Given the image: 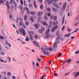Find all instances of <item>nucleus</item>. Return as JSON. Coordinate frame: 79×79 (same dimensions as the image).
I'll list each match as a JSON object with an SVG mask.
<instances>
[{
    "label": "nucleus",
    "mask_w": 79,
    "mask_h": 79,
    "mask_svg": "<svg viewBox=\"0 0 79 79\" xmlns=\"http://www.w3.org/2000/svg\"><path fill=\"white\" fill-rule=\"evenodd\" d=\"M1 55H5V54H4V53H3V52H1Z\"/></svg>",
    "instance_id": "864d4df0"
},
{
    "label": "nucleus",
    "mask_w": 79,
    "mask_h": 79,
    "mask_svg": "<svg viewBox=\"0 0 79 79\" xmlns=\"http://www.w3.org/2000/svg\"><path fill=\"white\" fill-rule=\"evenodd\" d=\"M45 38H48L50 37V36H49V35L47 34L46 36H45Z\"/></svg>",
    "instance_id": "bb28decb"
},
{
    "label": "nucleus",
    "mask_w": 79,
    "mask_h": 79,
    "mask_svg": "<svg viewBox=\"0 0 79 79\" xmlns=\"http://www.w3.org/2000/svg\"><path fill=\"white\" fill-rule=\"evenodd\" d=\"M7 7L8 8L7 10L9 11V10H10V6H9V5H8L7 6Z\"/></svg>",
    "instance_id": "cd10ccee"
},
{
    "label": "nucleus",
    "mask_w": 79,
    "mask_h": 79,
    "mask_svg": "<svg viewBox=\"0 0 79 79\" xmlns=\"http://www.w3.org/2000/svg\"><path fill=\"white\" fill-rule=\"evenodd\" d=\"M5 44L6 45H8V41H6L5 42Z\"/></svg>",
    "instance_id": "37998d69"
},
{
    "label": "nucleus",
    "mask_w": 79,
    "mask_h": 79,
    "mask_svg": "<svg viewBox=\"0 0 79 79\" xmlns=\"http://www.w3.org/2000/svg\"><path fill=\"white\" fill-rule=\"evenodd\" d=\"M21 5H23V0H20Z\"/></svg>",
    "instance_id": "f704fd0d"
},
{
    "label": "nucleus",
    "mask_w": 79,
    "mask_h": 79,
    "mask_svg": "<svg viewBox=\"0 0 79 79\" xmlns=\"http://www.w3.org/2000/svg\"><path fill=\"white\" fill-rule=\"evenodd\" d=\"M70 35H71V33H69L68 34L65 35H64V37H69L70 36Z\"/></svg>",
    "instance_id": "6ab92c4d"
},
{
    "label": "nucleus",
    "mask_w": 79,
    "mask_h": 79,
    "mask_svg": "<svg viewBox=\"0 0 79 79\" xmlns=\"http://www.w3.org/2000/svg\"><path fill=\"white\" fill-rule=\"evenodd\" d=\"M54 20H56L57 19V17L56 16H55L54 17Z\"/></svg>",
    "instance_id": "49530a36"
},
{
    "label": "nucleus",
    "mask_w": 79,
    "mask_h": 79,
    "mask_svg": "<svg viewBox=\"0 0 79 79\" xmlns=\"http://www.w3.org/2000/svg\"><path fill=\"white\" fill-rule=\"evenodd\" d=\"M40 8L41 10H43V6L42 5H40Z\"/></svg>",
    "instance_id": "473e14b6"
},
{
    "label": "nucleus",
    "mask_w": 79,
    "mask_h": 79,
    "mask_svg": "<svg viewBox=\"0 0 79 79\" xmlns=\"http://www.w3.org/2000/svg\"><path fill=\"white\" fill-rule=\"evenodd\" d=\"M16 79V77L15 76H12V79Z\"/></svg>",
    "instance_id": "6e6d98bb"
},
{
    "label": "nucleus",
    "mask_w": 79,
    "mask_h": 79,
    "mask_svg": "<svg viewBox=\"0 0 79 79\" xmlns=\"http://www.w3.org/2000/svg\"><path fill=\"white\" fill-rule=\"evenodd\" d=\"M52 10L53 11H54V12H56V9H55V8H52Z\"/></svg>",
    "instance_id": "c9c22d12"
},
{
    "label": "nucleus",
    "mask_w": 79,
    "mask_h": 79,
    "mask_svg": "<svg viewBox=\"0 0 79 79\" xmlns=\"http://www.w3.org/2000/svg\"><path fill=\"white\" fill-rule=\"evenodd\" d=\"M54 75L55 76H58V75H57V74L56 73H55L54 74Z\"/></svg>",
    "instance_id": "e2e57ef3"
},
{
    "label": "nucleus",
    "mask_w": 79,
    "mask_h": 79,
    "mask_svg": "<svg viewBox=\"0 0 79 79\" xmlns=\"http://www.w3.org/2000/svg\"><path fill=\"white\" fill-rule=\"evenodd\" d=\"M52 24L53 26H55V25H57V24H58V22L56 21V22H54Z\"/></svg>",
    "instance_id": "ddd939ff"
},
{
    "label": "nucleus",
    "mask_w": 79,
    "mask_h": 79,
    "mask_svg": "<svg viewBox=\"0 0 79 79\" xmlns=\"http://www.w3.org/2000/svg\"><path fill=\"white\" fill-rule=\"evenodd\" d=\"M6 5L7 6V5H9V2H7L6 3Z\"/></svg>",
    "instance_id": "bf43d9fd"
},
{
    "label": "nucleus",
    "mask_w": 79,
    "mask_h": 79,
    "mask_svg": "<svg viewBox=\"0 0 79 79\" xmlns=\"http://www.w3.org/2000/svg\"><path fill=\"white\" fill-rule=\"evenodd\" d=\"M54 17V16H53V15H51L50 17V19H53V18Z\"/></svg>",
    "instance_id": "2f4dec72"
},
{
    "label": "nucleus",
    "mask_w": 79,
    "mask_h": 79,
    "mask_svg": "<svg viewBox=\"0 0 79 79\" xmlns=\"http://www.w3.org/2000/svg\"><path fill=\"white\" fill-rule=\"evenodd\" d=\"M53 46L54 47H55V48H56V47H57L58 46L57 44H56V43L54 44Z\"/></svg>",
    "instance_id": "aec40b11"
},
{
    "label": "nucleus",
    "mask_w": 79,
    "mask_h": 79,
    "mask_svg": "<svg viewBox=\"0 0 79 79\" xmlns=\"http://www.w3.org/2000/svg\"><path fill=\"white\" fill-rule=\"evenodd\" d=\"M42 50H49V51H52V49L51 47H49L47 48H42L41 49Z\"/></svg>",
    "instance_id": "f03ea898"
},
{
    "label": "nucleus",
    "mask_w": 79,
    "mask_h": 79,
    "mask_svg": "<svg viewBox=\"0 0 79 79\" xmlns=\"http://www.w3.org/2000/svg\"><path fill=\"white\" fill-rule=\"evenodd\" d=\"M34 26L35 28H36V29H38V24H35L34 25Z\"/></svg>",
    "instance_id": "a878e982"
},
{
    "label": "nucleus",
    "mask_w": 79,
    "mask_h": 79,
    "mask_svg": "<svg viewBox=\"0 0 79 79\" xmlns=\"http://www.w3.org/2000/svg\"><path fill=\"white\" fill-rule=\"evenodd\" d=\"M56 43H57V44H59L60 43V41H59V39L56 38Z\"/></svg>",
    "instance_id": "412c9836"
},
{
    "label": "nucleus",
    "mask_w": 79,
    "mask_h": 79,
    "mask_svg": "<svg viewBox=\"0 0 79 79\" xmlns=\"http://www.w3.org/2000/svg\"><path fill=\"white\" fill-rule=\"evenodd\" d=\"M19 31L20 32V33L21 34H23V35H26V31H24V29H23V28H19Z\"/></svg>",
    "instance_id": "f257e3e1"
},
{
    "label": "nucleus",
    "mask_w": 79,
    "mask_h": 79,
    "mask_svg": "<svg viewBox=\"0 0 79 79\" xmlns=\"http://www.w3.org/2000/svg\"><path fill=\"white\" fill-rule=\"evenodd\" d=\"M28 6L29 7H31V6H32V4H29L28 5Z\"/></svg>",
    "instance_id": "5fc2aeb1"
},
{
    "label": "nucleus",
    "mask_w": 79,
    "mask_h": 79,
    "mask_svg": "<svg viewBox=\"0 0 79 79\" xmlns=\"http://www.w3.org/2000/svg\"><path fill=\"white\" fill-rule=\"evenodd\" d=\"M60 38H61V36L60 35H58L57 39H60Z\"/></svg>",
    "instance_id": "72a5a7b5"
},
{
    "label": "nucleus",
    "mask_w": 79,
    "mask_h": 79,
    "mask_svg": "<svg viewBox=\"0 0 79 79\" xmlns=\"http://www.w3.org/2000/svg\"><path fill=\"white\" fill-rule=\"evenodd\" d=\"M7 74L8 76H11V73L10 72L7 73Z\"/></svg>",
    "instance_id": "ea45409f"
},
{
    "label": "nucleus",
    "mask_w": 79,
    "mask_h": 79,
    "mask_svg": "<svg viewBox=\"0 0 79 79\" xmlns=\"http://www.w3.org/2000/svg\"><path fill=\"white\" fill-rule=\"evenodd\" d=\"M57 28H58V26H55L52 28L51 30L52 32H53V31H54L55 30H56Z\"/></svg>",
    "instance_id": "7ed1b4c3"
},
{
    "label": "nucleus",
    "mask_w": 79,
    "mask_h": 79,
    "mask_svg": "<svg viewBox=\"0 0 79 79\" xmlns=\"http://www.w3.org/2000/svg\"><path fill=\"white\" fill-rule=\"evenodd\" d=\"M41 23L42 24H43L44 25H45V26H48L47 23H46V22H45V21L41 22Z\"/></svg>",
    "instance_id": "1a4fd4ad"
},
{
    "label": "nucleus",
    "mask_w": 79,
    "mask_h": 79,
    "mask_svg": "<svg viewBox=\"0 0 79 79\" xmlns=\"http://www.w3.org/2000/svg\"><path fill=\"white\" fill-rule=\"evenodd\" d=\"M79 51H76L75 52V53L76 54H77V53H79Z\"/></svg>",
    "instance_id": "052dcab7"
},
{
    "label": "nucleus",
    "mask_w": 79,
    "mask_h": 79,
    "mask_svg": "<svg viewBox=\"0 0 79 79\" xmlns=\"http://www.w3.org/2000/svg\"><path fill=\"white\" fill-rule=\"evenodd\" d=\"M64 18H65V17L64 16L63 17V19L62 20V24H64Z\"/></svg>",
    "instance_id": "f3484780"
},
{
    "label": "nucleus",
    "mask_w": 79,
    "mask_h": 79,
    "mask_svg": "<svg viewBox=\"0 0 79 79\" xmlns=\"http://www.w3.org/2000/svg\"><path fill=\"white\" fill-rule=\"evenodd\" d=\"M76 22H77V23L75 25V26H76V25H77V24H78V23H79V19L78 18V17H77L76 19Z\"/></svg>",
    "instance_id": "f8f14e48"
},
{
    "label": "nucleus",
    "mask_w": 79,
    "mask_h": 79,
    "mask_svg": "<svg viewBox=\"0 0 79 79\" xmlns=\"http://www.w3.org/2000/svg\"><path fill=\"white\" fill-rule=\"evenodd\" d=\"M41 28L42 29V30L41 29H40L39 30V32L40 33H42V32H43L44 31V28L41 27Z\"/></svg>",
    "instance_id": "0eeeda50"
},
{
    "label": "nucleus",
    "mask_w": 79,
    "mask_h": 79,
    "mask_svg": "<svg viewBox=\"0 0 79 79\" xmlns=\"http://www.w3.org/2000/svg\"><path fill=\"white\" fill-rule=\"evenodd\" d=\"M66 2H65L63 5V7L62 8L63 11H64L65 8H66Z\"/></svg>",
    "instance_id": "39448f33"
},
{
    "label": "nucleus",
    "mask_w": 79,
    "mask_h": 79,
    "mask_svg": "<svg viewBox=\"0 0 79 79\" xmlns=\"http://www.w3.org/2000/svg\"><path fill=\"white\" fill-rule=\"evenodd\" d=\"M61 53H60L58 55V57H59V56H61Z\"/></svg>",
    "instance_id": "de8ad7c7"
},
{
    "label": "nucleus",
    "mask_w": 79,
    "mask_h": 79,
    "mask_svg": "<svg viewBox=\"0 0 79 79\" xmlns=\"http://www.w3.org/2000/svg\"><path fill=\"white\" fill-rule=\"evenodd\" d=\"M48 16H50V15H51V14L50 13H48V14H47Z\"/></svg>",
    "instance_id": "8fccbe9b"
},
{
    "label": "nucleus",
    "mask_w": 79,
    "mask_h": 79,
    "mask_svg": "<svg viewBox=\"0 0 79 79\" xmlns=\"http://www.w3.org/2000/svg\"><path fill=\"white\" fill-rule=\"evenodd\" d=\"M35 12L34 11H31L30 12V14L31 15H34L35 14Z\"/></svg>",
    "instance_id": "b1692460"
},
{
    "label": "nucleus",
    "mask_w": 79,
    "mask_h": 79,
    "mask_svg": "<svg viewBox=\"0 0 79 79\" xmlns=\"http://www.w3.org/2000/svg\"><path fill=\"white\" fill-rule=\"evenodd\" d=\"M25 24L26 25H27V26H29V22H25Z\"/></svg>",
    "instance_id": "4c0bfd02"
},
{
    "label": "nucleus",
    "mask_w": 79,
    "mask_h": 79,
    "mask_svg": "<svg viewBox=\"0 0 79 79\" xmlns=\"http://www.w3.org/2000/svg\"><path fill=\"white\" fill-rule=\"evenodd\" d=\"M47 10L48 11H50V8H47Z\"/></svg>",
    "instance_id": "c03bdc74"
},
{
    "label": "nucleus",
    "mask_w": 79,
    "mask_h": 79,
    "mask_svg": "<svg viewBox=\"0 0 79 79\" xmlns=\"http://www.w3.org/2000/svg\"><path fill=\"white\" fill-rule=\"evenodd\" d=\"M3 1L2 0H0V3H3Z\"/></svg>",
    "instance_id": "13d9d810"
},
{
    "label": "nucleus",
    "mask_w": 79,
    "mask_h": 79,
    "mask_svg": "<svg viewBox=\"0 0 79 79\" xmlns=\"http://www.w3.org/2000/svg\"><path fill=\"white\" fill-rule=\"evenodd\" d=\"M23 24V22H21L19 23V26H22V25Z\"/></svg>",
    "instance_id": "393cba45"
},
{
    "label": "nucleus",
    "mask_w": 79,
    "mask_h": 79,
    "mask_svg": "<svg viewBox=\"0 0 79 79\" xmlns=\"http://www.w3.org/2000/svg\"><path fill=\"white\" fill-rule=\"evenodd\" d=\"M23 28H24L25 29V28H26V26L24 25H23Z\"/></svg>",
    "instance_id": "774afa93"
},
{
    "label": "nucleus",
    "mask_w": 79,
    "mask_h": 79,
    "mask_svg": "<svg viewBox=\"0 0 79 79\" xmlns=\"http://www.w3.org/2000/svg\"><path fill=\"white\" fill-rule=\"evenodd\" d=\"M37 61L38 63H40L41 61V60H37Z\"/></svg>",
    "instance_id": "09e8293b"
},
{
    "label": "nucleus",
    "mask_w": 79,
    "mask_h": 79,
    "mask_svg": "<svg viewBox=\"0 0 79 79\" xmlns=\"http://www.w3.org/2000/svg\"><path fill=\"white\" fill-rule=\"evenodd\" d=\"M53 2H57V1H58V0H53Z\"/></svg>",
    "instance_id": "338daca9"
},
{
    "label": "nucleus",
    "mask_w": 79,
    "mask_h": 79,
    "mask_svg": "<svg viewBox=\"0 0 79 79\" xmlns=\"http://www.w3.org/2000/svg\"><path fill=\"white\" fill-rule=\"evenodd\" d=\"M33 43L35 45L36 47H39V44L38 43H37L36 41H34L33 40Z\"/></svg>",
    "instance_id": "20e7f679"
},
{
    "label": "nucleus",
    "mask_w": 79,
    "mask_h": 79,
    "mask_svg": "<svg viewBox=\"0 0 79 79\" xmlns=\"http://www.w3.org/2000/svg\"><path fill=\"white\" fill-rule=\"evenodd\" d=\"M13 4H15V10H16V8H17V6H16L17 4L16 3H15V2H13Z\"/></svg>",
    "instance_id": "4be33fe9"
},
{
    "label": "nucleus",
    "mask_w": 79,
    "mask_h": 79,
    "mask_svg": "<svg viewBox=\"0 0 79 79\" xmlns=\"http://www.w3.org/2000/svg\"><path fill=\"white\" fill-rule=\"evenodd\" d=\"M71 61V60H67V63H69V62H70Z\"/></svg>",
    "instance_id": "a18cd8bd"
},
{
    "label": "nucleus",
    "mask_w": 79,
    "mask_h": 79,
    "mask_svg": "<svg viewBox=\"0 0 79 79\" xmlns=\"http://www.w3.org/2000/svg\"><path fill=\"white\" fill-rule=\"evenodd\" d=\"M52 4L54 6L56 7V8H60V6L58 5V4L56 3H53Z\"/></svg>",
    "instance_id": "6e6552de"
},
{
    "label": "nucleus",
    "mask_w": 79,
    "mask_h": 79,
    "mask_svg": "<svg viewBox=\"0 0 79 79\" xmlns=\"http://www.w3.org/2000/svg\"><path fill=\"white\" fill-rule=\"evenodd\" d=\"M27 14L29 15V10H27Z\"/></svg>",
    "instance_id": "4d7b16f0"
},
{
    "label": "nucleus",
    "mask_w": 79,
    "mask_h": 79,
    "mask_svg": "<svg viewBox=\"0 0 79 79\" xmlns=\"http://www.w3.org/2000/svg\"><path fill=\"white\" fill-rule=\"evenodd\" d=\"M25 40L27 41H29V38H28V37H27V39H25Z\"/></svg>",
    "instance_id": "e433bc0d"
},
{
    "label": "nucleus",
    "mask_w": 79,
    "mask_h": 79,
    "mask_svg": "<svg viewBox=\"0 0 79 79\" xmlns=\"http://www.w3.org/2000/svg\"><path fill=\"white\" fill-rule=\"evenodd\" d=\"M28 33H29V34H34V32L32 31H28Z\"/></svg>",
    "instance_id": "c756f323"
},
{
    "label": "nucleus",
    "mask_w": 79,
    "mask_h": 79,
    "mask_svg": "<svg viewBox=\"0 0 79 79\" xmlns=\"http://www.w3.org/2000/svg\"><path fill=\"white\" fill-rule=\"evenodd\" d=\"M36 66H39V64L38 63H36Z\"/></svg>",
    "instance_id": "680f3d73"
},
{
    "label": "nucleus",
    "mask_w": 79,
    "mask_h": 79,
    "mask_svg": "<svg viewBox=\"0 0 79 79\" xmlns=\"http://www.w3.org/2000/svg\"><path fill=\"white\" fill-rule=\"evenodd\" d=\"M79 75V72H77L76 73L75 75H74V77H77V76H78Z\"/></svg>",
    "instance_id": "4468645a"
},
{
    "label": "nucleus",
    "mask_w": 79,
    "mask_h": 79,
    "mask_svg": "<svg viewBox=\"0 0 79 79\" xmlns=\"http://www.w3.org/2000/svg\"><path fill=\"white\" fill-rule=\"evenodd\" d=\"M43 15V12H38V15H39V16H40V15Z\"/></svg>",
    "instance_id": "dca6fc26"
},
{
    "label": "nucleus",
    "mask_w": 79,
    "mask_h": 79,
    "mask_svg": "<svg viewBox=\"0 0 79 79\" xmlns=\"http://www.w3.org/2000/svg\"><path fill=\"white\" fill-rule=\"evenodd\" d=\"M29 37L31 40H33V36H32L30 34Z\"/></svg>",
    "instance_id": "2eb2a0df"
},
{
    "label": "nucleus",
    "mask_w": 79,
    "mask_h": 79,
    "mask_svg": "<svg viewBox=\"0 0 79 79\" xmlns=\"http://www.w3.org/2000/svg\"><path fill=\"white\" fill-rule=\"evenodd\" d=\"M43 54H44V55H47V56H49L50 54H49V53H48V52H47L46 53V52H45V51H44L43 52Z\"/></svg>",
    "instance_id": "423d86ee"
},
{
    "label": "nucleus",
    "mask_w": 79,
    "mask_h": 79,
    "mask_svg": "<svg viewBox=\"0 0 79 79\" xmlns=\"http://www.w3.org/2000/svg\"><path fill=\"white\" fill-rule=\"evenodd\" d=\"M8 45H9V46L10 47H11V44H10V43H9L8 44Z\"/></svg>",
    "instance_id": "0e129e2a"
},
{
    "label": "nucleus",
    "mask_w": 79,
    "mask_h": 79,
    "mask_svg": "<svg viewBox=\"0 0 79 79\" xmlns=\"http://www.w3.org/2000/svg\"><path fill=\"white\" fill-rule=\"evenodd\" d=\"M50 32V29H48V30H47L45 32L46 34H48V32Z\"/></svg>",
    "instance_id": "5701e85b"
},
{
    "label": "nucleus",
    "mask_w": 79,
    "mask_h": 79,
    "mask_svg": "<svg viewBox=\"0 0 79 79\" xmlns=\"http://www.w3.org/2000/svg\"><path fill=\"white\" fill-rule=\"evenodd\" d=\"M27 15H25L24 16V18L25 21H26V19L27 18Z\"/></svg>",
    "instance_id": "7c9ffc66"
},
{
    "label": "nucleus",
    "mask_w": 79,
    "mask_h": 79,
    "mask_svg": "<svg viewBox=\"0 0 79 79\" xmlns=\"http://www.w3.org/2000/svg\"><path fill=\"white\" fill-rule=\"evenodd\" d=\"M52 25L50 24V25H49L48 26V27H52Z\"/></svg>",
    "instance_id": "69168bd1"
},
{
    "label": "nucleus",
    "mask_w": 79,
    "mask_h": 79,
    "mask_svg": "<svg viewBox=\"0 0 79 79\" xmlns=\"http://www.w3.org/2000/svg\"><path fill=\"white\" fill-rule=\"evenodd\" d=\"M0 39H4V38L3 37V36H0Z\"/></svg>",
    "instance_id": "a19ab883"
},
{
    "label": "nucleus",
    "mask_w": 79,
    "mask_h": 79,
    "mask_svg": "<svg viewBox=\"0 0 79 79\" xmlns=\"http://www.w3.org/2000/svg\"><path fill=\"white\" fill-rule=\"evenodd\" d=\"M20 8L21 10H23V6H20Z\"/></svg>",
    "instance_id": "79ce46f5"
},
{
    "label": "nucleus",
    "mask_w": 79,
    "mask_h": 79,
    "mask_svg": "<svg viewBox=\"0 0 79 79\" xmlns=\"http://www.w3.org/2000/svg\"><path fill=\"white\" fill-rule=\"evenodd\" d=\"M67 30L69 32H70L71 31V28L69 29V27H68L67 28Z\"/></svg>",
    "instance_id": "c85d7f7f"
},
{
    "label": "nucleus",
    "mask_w": 79,
    "mask_h": 79,
    "mask_svg": "<svg viewBox=\"0 0 79 79\" xmlns=\"http://www.w3.org/2000/svg\"><path fill=\"white\" fill-rule=\"evenodd\" d=\"M26 10L27 11L29 10H28V8L27 7H25V9H23V10Z\"/></svg>",
    "instance_id": "58836bf2"
},
{
    "label": "nucleus",
    "mask_w": 79,
    "mask_h": 79,
    "mask_svg": "<svg viewBox=\"0 0 79 79\" xmlns=\"http://www.w3.org/2000/svg\"><path fill=\"white\" fill-rule=\"evenodd\" d=\"M33 18V17L31 16L30 17L29 19L30 20H31V21H32V22H34V20L32 19Z\"/></svg>",
    "instance_id": "a211bd4d"
},
{
    "label": "nucleus",
    "mask_w": 79,
    "mask_h": 79,
    "mask_svg": "<svg viewBox=\"0 0 79 79\" xmlns=\"http://www.w3.org/2000/svg\"><path fill=\"white\" fill-rule=\"evenodd\" d=\"M34 5L35 8H37V5H36V2H35V1L34 0L33 1Z\"/></svg>",
    "instance_id": "9d476101"
},
{
    "label": "nucleus",
    "mask_w": 79,
    "mask_h": 79,
    "mask_svg": "<svg viewBox=\"0 0 79 79\" xmlns=\"http://www.w3.org/2000/svg\"><path fill=\"white\" fill-rule=\"evenodd\" d=\"M64 26H63L62 28V31H64Z\"/></svg>",
    "instance_id": "603ef678"
},
{
    "label": "nucleus",
    "mask_w": 79,
    "mask_h": 79,
    "mask_svg": "<svg viewBox=\"0 0 79 79\" xmlns=\"http://www.w3.org/2000/svg\"><path fill=\"white\" fill-rule=\"evenodd\" d=\"M44 18L45 19V20H47V16H44Z\"/></svg>",
    "instance_id": "3c124183"
},
{
    "label": "nucleus",
    "mask_w": 79,
    "mask_h": 79,
    "mask_svg": "<svg viewBox=\"0 0 79 79\" xmlns=\"http://www.w3.org/2000/svg\"><path fill=\"white\" fill-rule=\"evenodd\" d=\"M53 2V0H49L48 2V3L49 5H50L51 4H52V2Z\"/></svg>",
    "instance_id": "9b49d317"
}]
</instances>
